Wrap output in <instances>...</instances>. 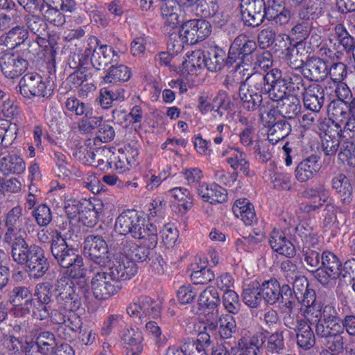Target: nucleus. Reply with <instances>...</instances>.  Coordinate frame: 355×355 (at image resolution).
Instances as JSON below:
<instances>
[{
	"label": "nucleus",
	"mask_w": 355,
	"mask_h": 355,
	"mask_svg": "<svg viewBox=\"0 0 355 355\" xmlns=\"http://www.w3.org/2000/svg\"><path fill=\"white\" fill-rule=\"evenodd\" d=\"M169 306H164L162 299H152L146 295H141L132 299L127 306V311H157L162 309L168 310L173 309L172 305L175 304V300L169 301Z\"/></svg>",
	"instance_id": "a878e982"
},
{
	"label": "nucleus",
	"mask_w": 355,
	"mask_h": 355,
	"mask_svg": "<svg viewBox=\"0 0 355 355\" xmlns=\"http://www.w3.org/2000/svg\"><path fill=\"white\" fill-rule=\"evenodd\" d=\"M320 168V158L311 155L297 164L295 171V178L300 182H307L317 175Z\"/></svg>",
	"instance_id": "393cba45"
},
{
	"label": "nucleus",
	"mask_w": 355,
	"mask_h": 355,
	"mask_svg": "<svg viewBox=\"0 0 355 355\" xmlns=\"http://www.w3.org/2000/svg\"><path fill=\"white\" fill-rule=\"evenodd\" d=\"M211 31L209 21L204 19H193L184 22L179 31L181 39L186 44H193L208 37Z\"/></svg>",
	"instance_id": "1a4fd4ad"
},
{
	"label": "nucleus",
	"mask_w": 355,
	"mask_h": 355,
	"mask_svg": "<svg viewBox=\"0 0 355 355\" xmlns=\"http://www.w3.org/2000/svg\"><path fill=\"white\" fill-rule=\"evenodd\" d=\"M35 295L37 298L25 300L26 307H21L19 311H30L35 309L39 311L55 309L53 306L54 302L51 299V284L49 282L37 284Z\"/></svg>",
	"instance_id": "dca6fc26"
},
{
	"label": "nucleus",
	"mask_w": 355,
	"mask_h": 355,
	"mask_svg": "<svg viewBox=\"0 0 355 355\" xmlns=\"http://www.w3.org/2000/svg\"><path fill=\"white\" fill-rule=\"evenodd\" d=\"M55 290L58 292L56 298L57 302H61L62 300H65L67 296H71L75 293L71 279L64 275L57 279Z\"/></svg>",
	"instance_id": "603ef678"
},
{
	"label": "nucleus",
	"mask_w": 355,
	"mask_h": 355,
	"mask_svg": "<svg viewBox=\"0 0 355 355\" xmlns=\"http://www.w3.org/2000/svg\"><path fill=\"white\" fill-rule=\"evenodd\" d=\"M84 252L101 267H105L112 260L106 242L99 236L88 235L84 242Z\"/></svg>",
	"instance_id": "9b49d317"
},
{
	"label": "nucleus",
	"mask_w": 355,
	"mask_h": 355,
	"mask_svg": "<svg viewBox=\"0 0 355 355\" xmlns=\"http://www.w3.org/2000/svg\"><path fill=\"white\" fill-rule=\"evenodd\" d=\"M7 243L11 245V255L13 260L19 265H25L29 275L34 278L42 277L49 269V262L43 250L35 244L28 245L25 237Z\"/></svg>",
	"instance_id": "f03ea898"
},
{
	"label": "nucleus",
	"mask_w": 355,
	"mask_h": 355,
	"mask_svg": "<svg viewBox=\"0 0 355 355\" xmlns=\"http://www.w3.org/2000/svg\"><path fill=\"white\" fill-rule=\"evenodd\" d=\"M257 46L255 41L250 40L246 35H238L230 47L227 64L232 65L235 62L243 63L244 59L252 54Z\"/></svg>",
	"instance_id": "4468645a"
},
{
	"label": "nucleus",
	"mask_w": 355,
	"mask_h": 355,
	"mask_svg": "<svg viewBox=\"0 0 355 355\" xmlns=\"http://www.w3.org/2000/svg\"><path fill=\"white\" fill-rule=\"evenodd\" d=\"M327 113L329 119L336 123V125L344 123L351 114L347 105L340 100H334L329 103Z\"/></svg>",
	"instance_id": "4c0bfd02"
},
{
	"label": "nucleus",
	"mask_w": 355,
	"mask_h": 355,
	"mask_svg": "<svg viewBox=\"0 0 355 355\" xmlns=\"http://www.w3.org/2000/svg\"><path fill=\"white\" fill-rule=\"evenodd\" d=\"M220 322L219 334L221 338H231L236 329V322L232 315H226L225 317L220 318Z\"/></svg>",
	"instance_id": "69168bd1"
},
{
	"label": "nucleus",
	"mask_w": 355,
	"mask_h": 355,
	"mask_svg": "<svg viewBox=\"0 0 355 355\" xmlns=\"http://www.w3.org/2000/svg\"><path fill=\"white\" fill-rule=\"evenodd\" d=\"M115 230L121 235H130L135 239L141 240L149 248H155L158 241L157 227L134 209L123 211L116 218Z\"/></svg>",
	"instance_id": "f257e3e1"
},
{
	"label": "nucleus",
	"mask_w": 355,
	"mask_h": 355,
	"mask_svg": "<svg viewBox=\"0 0 355 355\" xmlns=\"http://www.w3.org/2000/svg\"><path fill=\"white\" fill-rule=\"evenodd\" d=\"M37 224L40 227H46L52 220L50 208L45 204L38 205L32 212Z\"/></svg>",
	"instance_id": "e2e57ef3"
},
{
	"label": "nucleus",
	"mask_w": 355,
	"mask_h": 355,
	"mask_svg": "<svg viewBox=\"0 0 355 355\" xmlns=\"http://www.w3.org/2000/svg\"><path fill=\"white\" fill-rule=\"evenodd\" d=\"M269 243L272 249L279 254L287 257H293L295 255V245L285 236L284 233L281 230L274 229L271 232Z\"/></svg>",
	"instance_id": "bb28decb"
},
{
	"label": "nucleus",
	"mask_w": 355,
	"mask_h": 355,
	"mask_svg": "<svg viewBox=\"0 0 355 355\" xmlns=\"http://www.w3.org/2000/svg\"><path fill=\"white\" fill-rule=\"evenodd\" d=\"M265 0H240L239 9L245 26L256 28L264 21Z\"/></svg>",
	"instance_id": "f8f14e48"
},
{
	"label": "nucleus",
	"mask_w": 355,
	"mask_h": 355,
	"mask_svg": "<svg viewBox=\"0 0 355 355\" xmlns=\"http://www.w3.org/2000/svg\"><path fill=\"white\" fill-rule=\"evenodd\" d=\"M15 315V324H14L13 329L16 331H21V332H27L29 327L30 323L33 318L40 317V314L41 312H33V314H31V312H13Z\"/></svg>",
	"instance_id": "5fc2aeb1"
},
{
	"label": "nucleus",
	"mask_w": 355,
	"mask_h": 355,
	"mask_svg": "<svg viewBox=\"0 0 355 355\" xmlns=\"http://www.w3.org/2000/svg\"><path fill=\"white\" fill-rule=\"evenodd\" d=\"M281 293L279 300L277 303V306L279 309H293L296 304L297 297L293 295L290 286L287 284H284L282 286Z\"/></svg>",
	"instance_id": "680f3d73"
},
{
	"label": "nucleus",
	"mask_w": 355,
	"mask_h": 355,
	"mask_svg": "<svg viewBox=\"0 0 355 355\" xmlns=\"http://www.w3.org/2000/svg\"><path fill=\"white\" fill-rule=\"evenodd\" d=\"M311 307L314 311H336V300L333 297L332 293L330 295H320L318 297L315 296L313 303L310 305Z\"/></svg>",
	"instance_id": "052dcab7"
},
{
	"label": "nucleus",
	"mask_w": 355,
	"mask_h": 355,
	"mask_svg": "<svg viewBox=\"0 0 355 355\" xmlns=\"http://www.w3.org/2000/svg\"><path fill=\"white\" fill-rule=\"evenodd\" d=\"M1 169L9 173L21 174L25 171L24 159L16 154L8 155L1 159Z\"/></svg>",
	"instance_id": "79ce46f5"
},
{
	"label": "nucleus",
	"mask_w": 355,
	"mask_h": 355,
	"mask_svg": "<svg viewBox=\"0 0 355 355\" xmlns=\"http://www.w3.org/2000/svg\"><path fill=\"white\" fill-rule=\"evenodd\" d=\"M3 225L6 227L3 241L6 243H12L19 236H26V230L30 232V228L35 226L30 217L24 216L20 205L12 207L5 214Z\"/></svg>",
	"instance_id": "7ed1b4c3"
},
{
	"label": "nucleus",
	"mask_w": 355,
	"mask_h": 355,
	"mask_svg": "<svg viewBox=\"0 0 355 355\" xmlns=\"http://www.w3.org/2000/svg\"><path fill=\"white\" fill-rule=\"evenodd\" d=\"M294 237L296 243L299 242L301 246H312L315 248V246L318 245L319 240L316 233L313 227L306 223L296 226Z\"/></svg>",
	"instance_id": "7c9ffc66"
},
{
	"label": "nucleus",
	"mask_w": 355,
	"mask_h": 355,
	"mask_svg": "<svg viewBox=\"0 0 355 355\" xmlns=\"http://www.w3.org/2000/svg\"><path fill=\"white\" fill-rule=\"evenodd\" d=\"M267 338L263 332L248 331L239 340V346L244 355H257L260 353Z\"/></svg>",
	"instance_id": "4be33fe9"
},
{
	"label": "nucleus",
	"mask_w": 355,
	"mask_h": 355,
	"mask_svg": "<svg viewBox=\"0 0 355 355\" xmlns=\"http://www.w3.org/2000/svg\"><path fill=\"white\" fill-rule=\"evenodd\" d=\"M28 30L24 26L16 25L1 37L2 42L5 46L12 49L24 44L28 39Z\"/></svg>",
	"instance_id": "473e14b6"
},
{
	"label": "nucleus",
	"mask_w": 355,
	"mask_h": 355,
	"mask_svg": "<svg viewBox=\"0 0 355 355\" xmlns=\"http://www.w3.org/2000/svg\"><path fill=\"white\" fill-rule=\"evenodd\" d=\"M302 74L311 81H322L328 75L327 64L324 60L318 57L308 58L302 70Z\"/></svg>",
	"instance_id": "b1692460"
},
{
	"label": "nucleus",
	"mask_w": 355,
	"mask_h": 355,
	"mask_svg": "<svg viewBox=\"0 0 355 355\" xmlns=\"http://www.w3.org/2000/svg\"><path fill=\"white\" fill-rule=\"evenodd\" d=\"M60 11H62L60 9L46 7L43 12L44 18L53 26L60 27L66 21L65 16Z\"/></svg>",
	"instance_id": "774afa93"
},
{
	"label": "nucleus",
	"mask_w": 355,
	"mask_h": 355,
	"mask_svg": "<svg viewBox=\"0 0 355 355\" xmlns=\"http://www.w3.org/2000/svg\"><path fill=\"white\" fill-rule=\"evenodd\" d=\"M285 80H286V83L288 84V91L289 92H293V95L296 96L298 92L303 93L304 89L307 87H305L304 80L299 74H295L294 73H291L288 74H284Z\"/></svg>",
	"instance_id": "0e129e2a"
},
{
	"label": "nucleus",
	"mask_w": 355,
	"mask_h": 355,
	"mask_svg": "<svg viewBox=\"0 0 355 355\" xmlns=\"http://www.w3.org/2000/svg\"><path fill=\"white\" fill-rule=\"evenodd\" d=\"M282 286L276 279H270L263 282L261 286L262 299L268 304L275 305L279 300Z\"/></svg>",
	"instance_id": "e433bc0d"
},
{
	"label": "nucleus",
	"mask_w": 355,
	"mask_h": 355,
	"mask_svg": "<svg viewBox=\"0 0 355 355\" xmlns=\"http://www.w3.org/2000/svg\"><path fill=\"white\" fill-rule=\"evenodd\" d=\"M220 302L219 295L214 287H207L200 295L198 305L200 309H213L218 306Z\"/></svg>",
	"instance_id": "09e8293b"
},
{
	"label": "nucleus",
	"mask_w": 355,
	"mask_h": 355,
	"mask_svg": "<svg viewBox=\"0 0 355 355\" xmlns=\"http://www.w3.org/2000/svg\"><path fill=\"white\" fill-rule=\"evenodd\" d=\"M332 187L338 193L344 204H349L352 198V187L349 178L343 173H339L331 180Z\"/></svg>",
	"instance_id": "c9c22d12"
},
{
	"label": "nucleus",
	"mask_w": 355,
	"mask_h": 355,
	"mask_svg": "<svg viewBox=\"0 0 355 355\" xmlns=\"http://www.w3.org/2000/svg\"><path fill=\"white\" fill-rule=\"evenodd\" d=\"M131 77L130 69L123 65L114 66L112 64L103 77L105 83H117L119 82L128 81Z\"/></svg>",
	"instance_id": "a19ab883"
},
{
	"label": "nucleus",
	"mask_w": 355,
	"mask_h": 355,
	"mask_svg": "<svg viewBox=\"0 0 355 355\" xmlns=\"http://www.w3.org/2000/svg\"><path fill=\"white\" fill-rule=\"evenodd\" d=\"M92 43L99 46L98 48L94 47L91 57V63L96 70L105 69L109 64L118 63L119 56L112 46L106 44L99 45L98 40L94 36L89 38V44Z\"/></svg>",
	"instance_id": "2eb2a0df"
},
{
	"label": "nucleus",
	"mask_w": 355,
	"mask_h": 355,
	"mask_svg": "<svg viewBox=\"0 0 355 355\" xmlns=\"http://www.w3.org/2000/svg\"><path fill=\"white\" fill-rule=\"evenodd\" d=\"M102 116H92L91 115L85 116V118L80 119L78 123V129L82 134L92 133L94 130L98 128L103 122Z\"/></svg>",
	"instance_id": "4d7b16f0"
},
{
	"label": "nucleus",
	"mask_w": 355,
	"mask_h": 355,
	"mask_svg": "<svg viewBox=\"0 0 355 355\" xmlns=\"http://www.w3.org/2000/svg\"><path fill=\"white\" fill-rule=\"evenodd\" d=\"M354 38L342 24H336L329 35V41L338 51L350 53L354 46Z\"/></svg>",
	"instance_id": "aec40b11"
},
{
	"label": "nucleus",
	"mask_w": 355,
	"mask_h": 355,
	"mask_svg": "<svg viewBox=\"0 0 355 355\" xmlns=\"http://www.w3.org/2000/svg\"><path fill=\"white\" fill-rule=\"evenodd\" d=\"M28 51L19 53H5L0 58L1 71L7 78L14 79L24 73L29 66Z\"/></svg>",
	"instance_id": "9d476101"
},
{
	"label": "nucleus",
	"mask_w": 355,
	"mask_h": 355,
	"mask_svg": "<svg viewBox=\"0 0 355 355\" xmlns=\"http://www.w3.org/2000/svg\"><path fill=\"white\" fill-rule=\"evenodd\" d=\"M65 108L77 116L92 114V108L75 97L68 98L64 103Z\"/></svg>",
	"instance_id": "864d4df0"
},
{
	"label": "nucleus",
	"mask_w": 355,
	"mask_h": 355,
	"mask_svg": "<svg viewBox=\"0 0 355 355\" xmlns=\"http://www.w3.org/2000/svg\"><path fill=\"white\" fill-rule=\"evenodd\" d=\"M112 152L106 148H96L92 150H87V155L91 159V164L101 169L110 168V157Z\"/></svg>",
	"instance_id": "58836bf2"
},
{
	"label": "nucleus",
	"mask_w": 355,
	"mask_h": 355,
	"mask_svg": "<svg viewBox=\"0 0 355 355\" xmlns=\"http://www.w3.org/2000/svg\"><path fill=\"white\" fill-rule=\"evenodd\" d=\"M343 267L336 254L324 251L321 255V266L315 271V278L322 286L331 288L336 286L338 279H341Z\"/></svg>",
	"instance_id": "20e7f679"
},
{
	"label": "nucleus",
	"mask_w": 355,
	"mask_h": 355,
	"mask_svg": "<svg viewBox=\"0 0 355 355\" xmlns=\"http://www.w3.org/2000/svg\"><path fill=\"white\" fill-rule=\"evenodd\" d=\"M239 94L242 101L243 108L248 111H253L260 105L262 95L254 91L249 90L243 85L239 86Z\"/></svg>",
	"instance_id": "c03bdc74"
},
{
	"label": "nucleus",
	"mask_w": 355,
	"mask_h": 355,
	"mask_svg": "<svg viewBox=\"0 0 355 355\" xmlns=\"http://www.w3.org/2000/svg\"><path fill=\"white\" fill-rule=\"evenodd\" d=\"M242 297L245 304L250 308H257L263 300L259 282L254 281L248 284L243 290Z\"/></svg>",
	"instance_id": "37998d69"
},
{
	"label": "nucleus",
	"mask_w": 355,
	"mask_h": 355,
	"mask_svg": "<svg viewBox=\"0 0 355 355\" xmlns=\"http://www.w3.org/2000/svg\"><path fill=\"white\" fill-rule=\"evenodd\" d=\"M108 273L116 284L120 281L130 279L137 272V266L132 261L126 259L122 262H116L112 267L106 269Z\"/></svg>",
	"instance_id": "c85d7f7f"
},
{
	"label": "nucleus",
	"mask_w": 355,
	"mask_h": 355,
	"mask_svg": "<svg viewBox=\"0 0 355 355\" xmlns=\"http://www.w3.org/2000/svg\"><path fill=\"white\" fill-rule=\"evenodd\" d=\"M229 153L230 156L227 158V162L234 170H239L245 175L249 174L250 164L246 159V155L238 148H232Z\"/></svg>",
	"instance_id": "a18cd8bd"
},
{
	"label": "nucleus",
	"mask_w": 355,
	"mask_h": 355,
	"mask_svg": "<svg viewBox=\"0 0 355 355\" xmlns=\"http://www.w3.org/2000/svg\"><path fill=\"white\" fill-rule=\"evenodd\" d=\"M322 313L304 312V317L307 318L311 325L315 326L316 334L319 337H329V336L343 332V327L341 325L343 320L339 317L324 315L322 318Z\"/></svg>",
	"instance_id": "423d86ee"
},
{
	"label": "nucleus",
	"mask_w": 355,
	"mask_h": 355,
	"mask_svg": "<svg viewBox=\"0 0 355 355\" xmlns=\"http://www.w3.org/2000/svg\"><path fill=\"white\" fill-rule=\"evenodd\" d=\"M269 85L268 88V98L273 101H279L287 97L288 84L285 80L284 74L277 68L271 69L267 78Z\"/></svg>",
	"instance_id": "6ab92c4d"
},
{
	"label": "nucleus",
	"mask_w": 355,
	"mask_h": 355,
	"mask_svg": "<svg viewBox=\"0 0 355 355\" xmlns=\"http://www.w3.org/2000/svg\"><path fill=\"white\" fill-rule=\"evenodd\" d=\"M232 211L235 216L240 218L246 225H252L257 221L254 206L246 198L236 200Z\"/></svg>",
	"instance_id": "c756f323"
},
{
	"label": "nucleus",
	"mask_w": 355,
	"mask_h": 355,
	"mask_svg": "<svg viewBox=\"0 0 355 355\" xmlns=\"http://www.w3.org/2000/svg\"><path fill=\"white\" fill-rule=\"evenodd\" d=\"M272 183L275 189L289 190L291 187V175L285 171H276L272 176Z\"/></svg>",
	"instance_id": "338daca9"
},
{
	"label": "nucleus",
	"mask_w": 355,
	"mask_h": 355,
	"mask_svg": "<svg viewBox=\"0 0 355 355\" xmlns=\"http://www.w3.org/2000/svg\"><path fill=\"white\" fill-rule=\"evenodd\" d=\"M18 87L19 92L25 98L48 97L53 92L49 82L44 81L41 76L33 73L24 75L20 79Z\"/></svg>",
	"instance_id": "0eeeda50"
},
{
	"label": "nucleus",
	"mask_w": 355,
	"mask_h": 355,
	"mask_svg": "<svg viewBox=\"0 0 355 355\" xmlns=\"http://www.w3.org/2000/svg\"><path fill=\"white\" fill-rule=\"evenodd\" d=\"M0 342L7 349L9 355H21V341L12 334H0Z\"/></svg>",
	"instance_id": "13d9d810"
},
{
	"label": "nucleus",
	"mask_w": 355,
	"mask_h": 355,
	"mask_svg": "<svg viewBox=\"0 0 355 355\" xmlns=\"http://www.w3.org/2000/svg\"><path fill=\"white\" fill-rule=\"evenodd\" d=\"M227 58L225 51L221 48H211L206 52L205 67L212 72L220 71L227 64Z\"/></svg>",
	"instance_id": "f704fd0d"
},
{
	"label": "nucleus",
	"mask_w": 355,
	"mask_h": 355,
	"mask_svg": "<svg viewBox=\"0 0 355 355\" xmlns=\"http://www.w3.org/2000/svg\"><path fill=\"white\" fill-rule=\"evenodd\" d=\"M123 343L128 345L127 351L142 352L144 349L143 336L140 332L133 329H128L122 336Z\"/></svg>",
	"instance_id": "8fccbe9b"
},
{
	"label": "nucleus",
	"mask_w": 355,
	"mask_h": 355,
	"mask_svg": "<svg viewBox=\"0 0 355 355\" xmlns=\"http://www.w3.org/2000/svg\"><path fill=\"white\" fill-rule=\"evenodd\" d=\"M161 13L165 20V26L171 28H175L180 23V12L181 8L184 12L188 11L184 3L187 0H161Z\"/></svg>",
	"instance_id": "a211bd4d"
},
{
	"label": "nucleus",
	"mask_w": 355,
	"mask_h": 355,
	"mask_svg": "<svg viewBox=\"0 0 355 355\" xmlns=\"http://www.w3.org/2000/svg\"><path fill=\"white\" fill-rule=\"evenodd\" d=\"M91 287L96 299L105 300L116 293L120 288L108 273V271L101 269L94 273L91 280Z\"/></svg>",
	"instance_id": "ddd939ff"
},
{
	"label": "nucleus",
	"mask_w": 355,
	"mask_h": 355,
	"mask_svg": "<svg viewBox=\"0 0 355 355\" xmlns=\"http://www.w3.org/2000/svg\"><path fill=\"white\" fill-rule=\"evenodd\" d=\"M25 28L35 35H47L48 26L44 19L36 15H26L24 17Z\"/></svg>",
	"instance_id": "49530a36"
},
{
	"label": "nucleus",
	"mask_w": 355,
	"mask_h": 355,
	"mask_svg": "<svg viewBox=\"0 0 355 355\" xmlns=\"http://www.w3.org/2000/svg\"><path fill=\"white\" fill-rule=\"evenodd\" d=\"M268 126V139L272 145L286 138L291 132V125L284 119H279Z\"/></svg>",
	"instance_id": "72a5a7b5"
},
{
	"label": "nucleus",
	"mask_w": 355,
	"mask_h": 355,
	"mask_svg": "<svg viewBox=\"0 0 355 355\" xmlns=\"http://www.w3.org/2000/svg\"><path fill=\"white\" fill-rule=\"evenodd\" d=\"M292 281L293 293L296 296L297 302L306 310L315 300V292L313 289L309 288L308 280L303 275L295 276Z\"/></svg>",
	"instance_id": "412c9836"
},
{
	"label": "nucleus",
	"mask_w": 355,
	"mask_h": 355,
	"mask_svg": "<svg viewBox=\"0 0 355 355\" xmlns=\"http://www.w3.org/2000/svg\"><path fill=\"white\" fill-rule=\"evenodd\" d=\"M269 71L266 74L263 75L260 73H254L251 76V79L249 81V90L254 91L260 94H267L268 84L267 78L268 77Z\"/></svg>",
	"instance_id": "6e6d98bb"
},
{
	"label": "nucleus",
	"mask_w": 355,
	"mask_h": 355,
	"mask_svg": "<svg viewBox=\"0 0 355 355\" xmlns=\"http://www.w3.org/2000/svg\"><path fill=\"white\" fill-rule=\"evenodd\" d=\"M286 64L293 69L298 70L302 73V70L305 66L304 55L300 53L297 46H291L288 51L284 55Z\"/></svg>",
	"instance_id": "3c124183"
},
{
	"label": "nucleus",
	"mask_w": 355,
	"mask_h": 355,
	"mask_svg": "<svg viewBox=\"0 0 355 355\" xmlns=\"http://www.w3.org/2000/svg\"><path fill=\"white\" fill-rule=\"evenodd\" d=\"M59 340L51 331H43L35 337V340L28 343L26 355H51Z\"/></svg>",
	"instance_id": "f3484780"
},
{
	"label": "nucleus",
	"mask_w": 355,
	"mask_h": 355,
	"mask_svg": "<svg viewBox=\"0 0 355 355\" xmlns=\"http://www.w3.org/2000/svg\"><path fill=\"white\" fill-rule=\"evenodd\" d=\"M282 119H294L301 111L302 106L300 99L295 96H288L278 101L277 106Z\"/></svg>",
	"instance_id": "2f4dec72"
},
{
	"label": "nucleus",
	"mask_w": 355,
	"mask_h": 355,
	"mask_svg": "<svg viewBox=\"0 0 355 355\" xmlns=\"http://www.w3.org/2000/svg\"><path fill=\"white\" fill-rule=\"evenodd\" d=\"M151 248L144 244V245H138L131 240L123 239L116 250L127 260L132 261L135 263L136 261L142 262L146 260Z\"/></svg>",
	"instance_id": "5701e85b"
},
{
	"label": "nucleus",
	"mask_w": 355,
	"mask_h": 355,
	"mask_svg": "<svg viewBox=\"0 0 355 355\" xmlns=\"http://www.w3.org/2000/svg\"><path fill=\"white\" fill-rule=\"evenodd\" d=\"M44 312L40 320L49 317L53 324H58V331L64 340L71 341L82 326V320L76 312Z\"/></svg>",
	"instance_id": "39448f33"
},
{
	"label": "nucleus",
	"mask_w": 355,
	"mask_h": 355,
	"mask_svg": "<svg viewBox=\"0 0 355 355\" xmlns=\"http://www.w3.org/2000/svg\"><path fill=\"white\" fill-rule=\"evenodd\" d=\"M297 248L302 251L308 270L312 272L315 276V271L320 267L319 264L321 259L319 248L317 245L315 246V248L312 246H301L298 242Z\"/></svg>",
	"instance_id": "ea45409f"
},
{
	"label": "nucleus",
	"mask_w": 355,
	"mask_h": 355,
	"mask_svg": "<svg viewBox=\"0 0 355 355\" xmlns=\"http://www.w3.org/2000/svg\"><path fill=\"white\" fill-rule=\"evenodd\" d=\"M264 239V234L261 230H254L248 236H243L236 240V245L243 247L246 251L254 250V246L261 243Z\"/></svg>",
	"instance_id": "bf43d9fd"
},
{
	"label": "nucleus",
	"mask_w": 355,
	"mask_h": 355,
	"mask_svg": "<svg viewBox=\"0 0 355 355\" xmlns=\"http://www.w3.org/2000/svg\"><path fill=\"white\" fill-rule=\"evenodd\" d=\"M315 337L311 327L307 323H302V327L297 331V344L299 347L309 349L314 346Z\"/></svg>",
	"instance_id": "de8ad7c7"
},
{
	"label": "nucleus",
	"mask_w": 355,
	"mask_h": 355,
	"mask_svg": "<svg viewBox=\"0 0 355 355\" xmlns=\"http://www.w3.org/2000/svg\"><path fill=\"white\" fill-rule=\"evenodd\" d=\"M69 233L55 231L51 240V251L57 263L61 267L69 266L76 257L77 250L68 243Z\"/></svg>",
	"instance_id": "6e6552de"
},
{
	"label": "nucleus",
	"mask_w": 355,
	"mask_h": 355,
	"mask_svg": "<svg viewBox=\"0 0 355 355\" xmlns=\"http://www.w3.org/2000/svg\"><path fill=\"white\" fill-rule=\"evenodd\" d=\"M305 108L313 112H319L324 103V94L318 84L309 85L302 93Z\"/></svg>",
	"instance_id": "cd10ccee"
}]
</instances>
